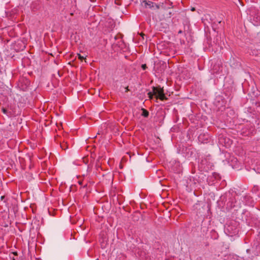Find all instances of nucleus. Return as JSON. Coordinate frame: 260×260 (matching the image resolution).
<instances>
[{
	"mask_svg": "<svg viewBox=\"0 0 260 260\" xmlns=\"http://www.w3.org/2000/svg\"><path fill=\"white\" fill-rule=\"evenodd\" d=\"M148 97H149L150 99H152V98H153V94H154L152 93L151 92H149V93H148Z\"/></svg>",
	"mask_w": 260,
	"mask_h": 260,
	"instance_id": "9d476101",
	"label": "nucleus"
},
{
	"mask_svg": "<svg viewBox=\"0 0 260 260\" xmlns=\"http://www.w3.org/2000/svg\"><path fill=\"white\" fill-rule=\"evenodd\" d=\"M128 86L126 87V88H125L126 89L125 92H127L128 91Z\"/></svg>",
	"mask_w": 260,
	"mask_h": 260,
	"instance_id": "2eb2a0df",
	"label": "nucleus"
},
{
	"mask_svg": "<svg viewBox=\"0 0 260 260\" xmlns=\"http://www.w3.org/2000/svg\"><path fill=\"white\" fill-rule=\"evenodd\" d=\"M183 32L182 30H180L179 31H178V34H182Z\"/></svg>",
	"mask_w": 260,
	"mask_h": 260,
	"instance_id": "4468645a",
	"label": "nucleus"
},
{
	"mask_svg": "<svg viewBox=\"0 0 260 260\" xmlns=\"http://www.w3.org/2000/svg\"><path fill=\"white\" fill-rule=\"evenodd\" d=\"M152 91L153 94L156 96L157 98L160 99L161 101L167 100V98L165 95L164 90L163 88H161L160 87H153Z\"/></svg>",
	"mask_w": 260,
	"mask_h": 260,
	"instance_id": "f257e3e1",
	"label": "nucleus"
},
{
	"mask_svg": "<svg viewBox=\"0 0 260 260\" xmlns=\"http://www.w3.org/2000/svg\"><path fill=\"white\" fill-rule=\"evenodd\" d=\"M252 190L254 191H256L257 190V187L256 188L255 187H254L252 189Z\"/></svg>",
	"mask_w": 260,
	"mask_h": 260,
	"instance_id": "f8f14e48",
	"label": "nucleus"
},
{
	"mask_svg": "<svg viewBox=\"0 0 260 260\" xmlns=\"http://www.w3.org/2000/svg\"><path fill=\"white\" fill-rule=\"evenodd\" d=\"M191 11H195V8H192L191 9Z\"/></svg>",
	"mask_w": 260,
	"mask_h": 260,
	"instance_id": "ddd939ff",
	"label": "nucleus"
},
{
	"mask_svg": "<svg viewBox=\"0 0 260 260\" xmlns=\"http://www.w3.org/2000/svg\"><path fill=\"white\" fill-rule=\"evenodd\" d=\"M142 5L146 8H151L153 7L154 3L150 1L147 2L146 1H143V2L142 3Z\"/></svg>",
	"mask_w": 260,
	"mask_h": 260,
	"instance_id": "7ed1b4c3",
	"label": "nucleus"
},
{
	"mask_svg": "<svg viewBox=\"0 0 260 260\" xmlns=\"http://www.w3.org/2000/svg\"><path fill=\"white\" fill-rule=\"evenodd\" d=\"M221 21H219L218 22V23H221Z\"/></svg>",
	"mask_w": 260,
	"mask_h": 260,
	"instance_id": "a211bd4d",
	"label": "nucleus"
},
{
	"mask_svg": "<svg viewBox=\"0 0 260 260\" xmlns=\"http://www.w3.org/2000/svg\"><path fill=\"white\" fill-rule=\"evenodd\" d=\"M77 56L78 57V58L81 60L82 61L83 59H85V57L83 56H82L80 54H77Z\"/></svg>",
	"mask_w": 260,
	"mask_h": 260,
	"instance_id": "0eeeda50",
	"label": "nucleus"
},
{
	"mask_svg": "<svg viewBox=\"0 0 260 260\" xmlns=\"http://www.w3.org/2000/svg\"><path fill=\"white\" fill-rule=\"evenodd\" d=\"M253 246H255L256 249L258 248L259 247V243L258 242L254 243Z\"/></svg>",
	"mask_w": 260,
	"mask_h": 260,
	"instance_id": "6e6552de",
	"label": "nucleus"
},
{
	"mask_svg": "<svg viewBox=\"0 0 260 260\" xmlns=\"http://www.w3.org/2000/svg\"><path fill=\"white\" fill-rule=\"evenodd\" d=\"M141 68H142V69L143 70H146L147 68V67L146 66V64H143L142 66H141Z\"/></svg>",
	"mask_w": 260,
	"mask_h": 260,
	"instance_id": "1a4fd4ad",
	"label": "nucleus"
},
{
	"mask_svg": "<svg viewBox=\"0 0 260 260\" xmlns=\"http://www.w3.org/2000/svg\"><path fill=\"white\" fill-rule=\"evenodd\" d=\"M9 107V109L10 110V111L12 112L13 113V115L15 114V111H14L13 108L12 107V106H10Z\"/></svg>",
	"mask_w": 260,
	"mask_h": 260,
	"instance_id": "9b49d317",
	"label": "nucleus"
},
{
	"mask_svg": "<svg viewBox=\"0 0 260 260\" xmlns=\"http://www.w3.org/2000/svg\"><path fill=\"white\" fill-rule=\"evenodd\" d=\"M252 23L255 26H258L260 24V17L258 14L255 15L252 19Z\"/></svg>",
	"mask_w": 260,
	"mask_h": 260,
	"instance_id": "f03ea898",
	"label": "nucleus"
},
{
	"mask_svg": "<svg viewBox=\"0 0 260 260\" xmlns=\"http://www.w3.org/2000/svg\"><path fill=\"white\" fill-rule=\"evenodd\" d=\"M60 147L63 150H66L67 148H68V145L66 142L63 141L62 143H60Z\"/></svg>",
	"mask_w": 260,
	"mask_h": 260,
	"instance_id": "39448f33",
	"label": "nucleus"
},
{
	"mask_svg": "<svg viewBox=\"0 0 260 260\" xmlns=\"http://www.w3.org/2000/svg\"><path fill=\"white\" fill-rule=\"evenodd\" d=\"M2 111L4 114L7 115L8 116L10 117L13 115V113L11 111H9L6 108L2 107Z\"/></svg>",
	"mask_w": 260,
	"mask_h": 260,
	"instance_id": "20e7f679",
	"label": "nucleus"
},
{
	"mask_svg": "<svg viewBox=\"0 0 260 260\" xmlns=\"http://www.w3.org/2000/svg\"><path fill=\"white\" fill-rule=\"evenodd\" d=\"M142 116H144V117H147L149 116V112L147 110L142 108Z\"/></svg>",
	"mask_w": 260,
	"mask_h": 260,
	"instance_id": "423d86ee",
	"label": "nucleus"
},
{
	"mask_svg": "<svg viewBox=\"0 0 260 260\" xmlns=\"http://www.w3.org/2000/svg\"><path fill=\"white\" fill-rule=\"evenodd\" d=\"M5 197L4 196H2L1 197V200H3V199H4Z\"/></svg>",
	"mask_w": 260,
	"mask_h": 260,
	"instance_id": "dca6fc26",
	"label": "nucleus"
},
{
	"mask_svg": "<svg viewBox=\"0 0 260 260\" xmlns=\"http://www.w3.org/2000/svg\"><path fill=\"white\" fill-rule=\"evenodd\" d=\"M117 1H118V0H116V1H115V3H116V4H117Z\"/></svg>",
	"mask_w": 260,
	"mask_h": 260,
	"instance_id": "f3484780",
	"label": "nucleus"
}]
</instances>
